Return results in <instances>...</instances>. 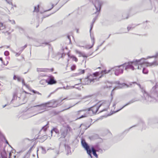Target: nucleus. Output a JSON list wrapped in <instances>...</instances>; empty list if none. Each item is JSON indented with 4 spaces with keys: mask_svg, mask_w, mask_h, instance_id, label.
<instances>
[{
    "mask_svg": "<svg viewBox=\"0 0 158 158\" xmlns=\"http://www.w3.org/2000/svg\"><path fill=\"white\" fill-rule=\"evenodd\" d=\"M82 56L83 57H87V56L85 54H83V53H81V55L80 56Z\"/></svg>",
    "mask_w": 158,
    "mask_h": 158,
    "instance_id": "obj_34",
    "label": "nucleus"
},
{
    "mask_svg": "<svg viewBox=\"0 0 158 158\" xmlns=\"http://www.w3.org/2000/svg\"><path fill=\"white\" fill-rule=\"evenodd\" d=\"M116 103H114V104H113V106L114 107L115 105H116Z\"/></svg>",
    "mask_w": 158,
    "mask_h": 158,
    "instance_id": "obj_40",
    "label": "nucleus"
},
{
    "mask_svg": "<svg viewBox=\"0 0 158 158\" xmlns=\"http://www.w3.org/2000/svg\"><path fill=\"white\" fill-rule=\"evenodd\" d=\"M40 148L42 151V152L44 154H45L46 153V152L44 148L42 147H41Z\"/></svg>",
    "mask_w": 158,
    "mask_h": 158,
    "instance_id": "obj_30",
    "label": "nucleus"
},
{
    "mask_svg": "<svg viewBox=\"0 0 158 158\" xmlns=\"http://www.w3.org/2000/svg\"><path fill=\"white\" fill-rule=\"evenodd\" d=\"M89 96H86L85 98H88V97H89Z\"/></svg>",
    "mask_w": 158,
    "mask_h": 158,
    "instance_id": "obj_48",
    "label": "nucleus"
},
{
    "mask_svg": "<svg viewBox=\"0 0 158 158\" xmlns=\"http://www.w3.org/2000/svg\"><path fill=\"white\" fill-rule=\"evenodd\" d=\"M46 80L48 85H53L56 83V81L55 80L54 77L52 76H49Z\"/></svg>",
    "mask_w": 158,
    "mask_h": 158,
    "instance_id": "obj_10",
    "label": "nucleus"
},
{
    "mask_svg": "<svg viewBox=\"0 0 158 158\" xmlns=\"http://www.w3.org/2000/svg\"><path fill=\"white\" fill-rule=\"evenodd\" d=\"M92 107L89 108L88 109H84L79 111H78L76 112V114L78 115L79 114H80L81 112L82 111H86V113H85L84 114V115H81V117H79L78 118V119H80L84 117H85L86 116H88V114L89 113V112L91 111L92 114H93L92 113ZM92 114V113H91V114Z\"/></svg>",
    "mask_w": 158,
    "mask_h": 158,
    "instance_id": "obj_7",
    "label": "nucleus"
},
{
    "mask_svg": "<svg viewBox=\"0 0 158 158\" xmlns=\"http://www.w3.org/2000/svg\"><path fill=\"white\" fill-rule=\"evenodd\" d=\"M6 142L7 144H9L7 140H6Z\"/></svg>",
    "mask_w": 158,
    "mask_h": 158,
    "instance_id": "obj_44",
    "label": "nucleus"
},
{
    "mask_svg": "<svg viewBox=\"0 0 158 158\" xmlns=\"http://www.w3.org/2000/svg\"><path fill=\"white\" fill-rule=\"evenodd\" d=\"M51 102H48L46 103H44L42 104L43 107H46L47 105H50L51 104Z\"/></svg>",
    "mask_w": 158,
    "mask_h": 158,
    "instance_id": "obj_24",
    "label": "nucleus"
},
{
    "mask_svg": "<svg viewBox=\"0 0 158 158\" xmlns=\"http://www.w3.org/2000/svg\"><path fill=\"white\" fill-rule=\"evenodd\" d=\"M158 85L157 83H156V85L153 87L151 90L152 94H155L156 92V89Z\"/></svg>",
    "mask_w": 158,
    "mask_h": 158,
    "instance_id": "obj_16",
    "label": "nucleus"
},
{
    "mask_svg": "<svg viewBox=\"0 0 158 158\" xmlns=\"http://www.w3.org/2000/svg\"><path fill=\"white\" fill-rule=\"evenodd\" d=\"M26 72H25V73H24V74H26Z\"/></svg>",
    "mask_w": 158,
    "mask_h": 158,
    "instance_id": "obj_55",
    "label": "nucleus"
},
{
    "mask_svg": "<svg viewBox=\"0 0 158 158\" xmlns=\"http://www.w3.org/2000/svg\"><path fill=\"white\" fill-rule=\"evenodd\" d=\"M24 92L26 94H29V93H27V92H26V91H24Z\"/></svg>",
    "mask_w": 158,
    "mask_h": 158,
    "instance_id": "obj_47",
    "label": "nucleus"
},
{
    "mask_svg": "<svg viewBox=\"0 0 158 158\" xmlns=\"http://www.w3.org/2000/svg\"><path fill=\"white\" fill-rule=\"evenodd\" d=\"M81 79H80V81H79V83H78V84H75V86H76V85H79V84H81Z\"/></svg>",
    "mask_w": 158,
    "mask_h": 158,
    "instance_id": "obj_36",
    "label": "nucleus"
},
{
    "mask_svg": "<svg viewBox=\"0 0 158 158\" xmlns=\"http://www.w3.org/2000/svg\"><path fill=\"white\" fill-rule=\"evenodd\" d=\"M42 71V72H44L45 71Z\"/></svg>",
    "mask_w": 158,
    "mask_h": 158,
    "instance_id": "obj_53",
    "label": "nucleus"
},
{
    "mask_svg": "<svg viewBox=\"0 0 158 158\" xmlns=\"http://www.w3.org/2000/svg\"><path fill=\"white\" fill-rule=\"evenodd\" d=\"M66 99H67V98H64L62 100V101H63V100H64Z\"/></svg>",
    "mask_w": 158,
    "mask_h": 158,
    "instance_id": "obj_46",
    "label": "nucleus"
},
{
    "mask_svg": "<svg viewBox=\"0 0 158 158\" xmlns=\"http://www.w3.org/2000/svg\"><path fill=\"white\" fill-rule=\"evenodd\" d=\"M2 158H7L5 156H2Z\"/></svg>",
    "mask_w": 158,
    "mask_h": 158,
    "instance_id": "obj_42",
    "label": "nucleus"
},
{
    "mask_svg": "<svg viewBox=\"0 0 158 158\" xmlns=\"http://www.w3.org/2000/svg\"><path fill=\"white\" fill-rule=\"evenodd\" d=\"M6 28L5 25L2 23L0 22V30H2Z\"/></svg>",
    "mask_w": 158,
    "mask_h": 158,
    "instance_id": "obj_23",
    "label": "nucleus"
},
{
    "mask_svg": "<svg viewBox=\"0 0 158 158\" xmlns=\"http://www.w3.org/2000/svg\"><path fill=\"white\" fill-rule=\"evenodd\" d=\"M54 5L52 3L50 2L48 4L47 6V11H49L52 9L54 7Z\"/></svg>",
    "mask_w": 158,
    "mask_h": 158,
    "instance_id": "obj_15",
    "label": "nucleus"
},
{
    "mask_svg": "<svg viewBox=\"0 0 158 158\" xmlns=\"http://www.w3.org/2000/svg\"><path fill=\"white\" fill-rule=\"evenodd\" d=\"M13 79L14 80L17 79V81L19 82L22 81L23 85L25 86L27 88L29 89V86L25 83L24 79H22L20 77L14 75L13 77Z\"/></svg>",
    "mask_w": 158,
    "mask_h": 158,
    "instance_id": "obj_9",
    "label": "nucleus"
},
{
    "mask_svg": "<svg viewBox=\"0 0 158 158\" xmlns=\"http://www.w3.org/2000/svg\"><path fill=\"white\" fill-rule=\"evenodd\" d=\"M142 72L143 74H147L148 73V70H142Z\"/></svg>",
    "mask_w": 158,
    "mask_h": 158,
    "instance_id": "obj_32",
    "label": "nucleus"
},
{
    "mask_svg": "<svg viewBox=\"0 0 158 158\" xmlns=\"http://www.w3.org/2000/svg\"><path fill=\"white\" fill-rule=\"evenodd\" d=\"M94 149L95 151L98 152H100V153H102V150L100 148L99 145L97 144L94 147Z\"/></svg>",
    "mask_w": 158,
    "mask_h": 158,
    "instance_id": "obj_14",
    "label": "nucleus"
},
{
    "mask_svg": "<svg viewBox=\"0 0 158 158\" xmlns=\"http://www.w3.org/2000/svg\"><path fill=\"white\" fill-rule=\"evenodd\" d=\"M85 72V70H79L78 72L75 74V76H78L82 74H84Z\"/></svg>",
    "mask_w": 158,
    "mask_h": 158,
    "instance_id": "obj_21",
    "label": "nucleus"
},
{
    "mask_svg": "<svg viewBox=\"0 0 158 158\" xmlns=\"http://www.w3.org/2000/svg\"><path fill=\"white\" fill-rule=\"evenodd\" d=\"M56 106H53V104H52L50 106H49V107H56Z\"/></svg>",
    "mask_w": 158,
    "mask_h": 158,
    "instance_id": "obj_37",
    "label": "nucleus"
},
{
    "mask_svg": "<svg viewBox=\"0 0 158 158\" xmlns=\"http://www.w3.org/2000/svg\"><path fill=\"white\" fill-rule=\"evenodd\" d=\"M0 60L2 61V58H0Z\"/></svg>",
    "mask_w": 158,
    "mask_h": 158,
    "instance_id": "obj_45",
    "label": "nucleus"
},
{
    "mask_svg": "<svg viewBox=\"0 0 158 158\" xmlns=\"http://www.w3.org/2000/svg\"><path fill=\"white\" fill-rule=\"evenodd\" d=\"M30 91H31L34 94H36L38 95H41V93H40L39 92L35 90H34L33 89H31V90Z\"/></svg>",
    "mask_w": 158,
    "mask_h": 158,
    "instance_id": "obj_25",
    "label": "nucleus"
},
{
    "mask_svg": "<svg viewBox=\"0 0 158 158\" xmlns=\"http://www.w3.org/2000/svg\"><path fill=\"white\" fill-rule=\"evenodd\" d=\"M141 60H138L136 62L125 63L118 67L123 66L125 69H145V67L152 66L154 64V63H150L145 61L142 62Z\"/></svg>",
    "mask_w": 158,
    "mask_h": 158,
    "instance_id": "obj_1",
    "label": "nucleus"
},
{
    "mask_svg": "<svg viewBox=\"0 0 158 158\" xmlns=\"http://www.w3.org/2000/svg\"><path fill=\"white\" fill-rule=\"evenodd\" d=\"M7 106V104H6L4 106H3V108H4L6 106Z\"/></svg>",
    "mask_w": 158,
    "mask_h": 158,
    "instance_id": "obj_43",
    "label": "nucleus"
},
{
    "mask_svg": "<svg viewBox=\"0 0 158 158\" xmlns=\"http://www.w3.org/2000/svg\"><path fill=\"white\" fill-rule=\"evenodd\" d=\"M94 4L95 7L97 11H99L101 6V4L100 2L98 0H95L94 2Z\"/></svg>",
    "mask_w": 158,
    "mask_h": 158,
    "instance_id": "obj_11",
    "label": "nucleus"
},
{
    "mask_svg": "<svg viewBox=\"0 0 158 158\" xmlns=\"http://www.w3.org/2000/svg\"><path fill=\"white\" fill-rule=\"evenodd\" d=\"M76 68V65L73 64L71 66V69H75Z\"/></svg>",
    "mask_w": 158,
    "mask_h": 158,
    "instance_id": "obj_35",
    "label": "nucleus"
},
{
    "mask_svg": "<svg viewBox=\"0 0 158 158\" xmlns=\"http://www.w3.org/2000/svg\"><path fill=\"white\" fill-rule=\"evenodd\" d=\"M22 97L23 100V103H24V102H26V100H25L26 98V95L25 94L23 93H22L21 94V95L20 96H17V92H15L13 94V98L12 99V100L11 102H12L13 100L16 99L18 100H19L21 99V97Z\"/></svg>",
    "mask_w": 158,
    "mask_h": 158,
    "instance_id": "obj_8",
    "label": "nucleus"
},
{
    "mask_svg": "<svg viewBox=\"0 0 158 158\" xmlns=\"http://www.w3.org/2000/svg\"><path fill=\"white\" fill-rule=\"evenodd\" d=\"M52 71H53V69H52V70H51Z\"/></svg>",
    "mask_w": 158,
    "mask_h": 158,
    "instance_id": "obj_56",
    "label": "nucleus"
},
{
    "mask_svg": "<svg viewBox=\"0 0 158 158\" xmlns=\"http://www.w3.org/2000/svg\"><path fill=\"white\" fill-rule=\"evenodd\" d=\"M56 102V101H54L53 102V104H54Z\"/></svg>",
    "mask_w": 158,
    "mask_h": 158,
    "instance_id": "obj_49",
    "label": "nucleus"
},
{
    "mask_svg": "<svg viewBox=\"0 0 158 158\" xmlns=\"http://www.w3.org/2000/svg\"><path fill=\"white\" fill-rule=\"evenodd\" d=\"M27 46L26 45H25V46H24V47H25V48H26V47H27Z\"/></svg>",
    "mask_w": 158,
    "mask_h": 158,
    "instance_id": "obj_51",
    "label": "nucleus"
},
{
    "mask_svg": "<svg viewBox=\"0 0 158 158\" xmlns=\"http://www.w3.org/2000/svg\"><path fill=\"white\" fill-rule=\"evenodd\" d=\"M48 127V125L47 124L46 125L44 126L42 128V129L44 130V131H46V130H47V129Z\"/></svg>",
    "mask_w": 158,
    "mask_h": 158,
    "instance_id": "obj_29",
    "label": "nucleus"
},
{
    "mask_svg": "<svg viewBox=\"0 0 158 158\" xmlns=\"http://www.w3.org/2000/svg\"><path fill=\"white\" fill-rule=\"evenodd\" d=\"M99 103L100 104L98 107H96L95 106L92 107V110L93 114H96L99 108L101 106H103L105 108L101 110L100 112L106 110L110 104V102L109 100L102 101L100 102Z\"/></svg>",
    "mask_w": 158,
    "mask_h": 158,
    "instance_id": "obj_3",
    "label": "nucleus"
},
{
    "mask_svg": "<svg viewBox=\"0 0 158 158\" xmlns=\"http://www.w3.org/2000/svg\"><path fill=\"white\" fill-rule=\"evenodd\" d=\"M81 144L83 147L86 151L87 154L92 158L91 150L89 146L85 142V140L82 139Z\"/></svg>",
    "mask_w": 158,
    "mask_h": 158,
    "instance_id": "obj_6",
    "label": "nucleus"
},
{
    "mask_svg": "<svg viewBox=\"0 0 158 158\" xmlns=\"http://www.w3.org/2000/svg\"><path fill=\"white\" fill-rule=\"evenodd\" d=\"M31 148H30V150H31Z\"/></svg>",
    "mask_w": 158,
    "mask_h": 158,
    "instance_id": "obj_54",
    "label": "nucleus"
},
{
    "mask_svg": "<svg viewBox=\"0 0 158 158\" xmlns=\"http://www.w3.org/2000/svg\"><path fill=\"white\" fill-rule=\"evenodd\" d=\"M78 103V102H77V103H76L75 104H74V105H73V106H71L68 108H67V109H66L64 110H63V111H64V110H68L71 107H72L73 106H75V105L76 104H77V103Z\"/></svg>",
    "mask_w": 158,
    "mask_h": 158,
    "instance_id": "obj_33",
    "label": "nucleus"
},
{
    "mask_svg": "<svg viewBox=\"0 0 158 158\" xmlns=\"http://www.w3.org/2000/svg\"><path fill=\"white\" fill-rule=\"evenodd\" d=\"M68 56L70 58L72 59L73 60L75 61V62H76L78 61V59L75 56L69 55Z\"/></svg>",
    "mask_w": 158,
    "mask_h": 158,
    "instance_id": "obj_17",
    "label": "nucleus"
},
{
    "mask_svg": "<svg viewBox=\"0 0 158 158\" xmlns=\"http://www.w3.org/2000/svg\"><path fill=\"white\" fill-rule=\"evenodd\" d=\"M75 52L76 54L79 55V56H80L81 55L82 52L77 49H75Z\"/></svg>",
    "mask_w": 158,
    "mask_h": 158,
    "instance_id": "obj_26",
    "label": "nucleus"
},
{
    "mask_svg": "<svg viewBox=\"0 0 158 158\" xmlns=\"http://www.w3.org/2000/svg\"><path fill=\"white\" fill-rule=\"evenodd\" d=\"M71 130V128L68 126L66 128L65 127L61 128L60 130L61 138H64Z\"/></svg>",
    "mask_w": 158,
    "mask_h": 158,
    "instance_id": "obj_5",
    "label": "nucleus"
},
{
    "mask_svg": "<svg viewBox=\"0 0 158 158\" xmlns=\"http://www.w3.org/2000/svg\"><path fill=\"white\" fill-rule=\"evenodd\" d=\"M111 86H108V87H111ZM108 88V86L107 85H106V86H105L104 87V88Z\"/></svg>",
    "mask_w": 158,
    "mask_h": 158,
    "instance_id": "obj_39",
    "label": "nucleus"
},
{
    "mask_svg": "<svg viewBox=\"0 0 158 158\" xmlns=\"http://www.w3.org/2000/svg\"><path fill=\"white\" fill-rule=\"evenodd\" d=\"M115 84H118V85L119 84H120V82L119 81H116L115 82Z\"/></svg>",
    "mask_w": 158,
    "mask_h": 158,
    "instance_id": "obj_38",
    "label": "nucleus"
},
{
    "mask_svg": "<svg viewBox=\"0 0 158 158\" xmlns=\"http://www.w3.org/2000/svg\"><path fill=\"white\" fill-rule=\"evenodd\" d=\"M35 99H34V100L33 101H34L35 100Z\"/></svg>",
    "mask_w": 158,
    "mask_h": 158,
    "instance_id": "obj_57",
    "label": "nucleus"
},
{
    "mask_svg": "<svg viewBox=\"0 0 158 158\" xmlns=\"http://www.w3.org/2000/svg\"><path fill=\"white\" fill-rule=\"evenodd\" d=\"M72 88H77V89H78V88H77V87H75V86H72Z\"/></svg>",
    "mask_w": 158,
    "mask_h": 158,
    "instance_id": "obj_41",
    "label": "nucleus"
},
{
    "mask_svg": "<svg viewBox=\"0 0 158 158\" xmlns=\"http://www.w3.org/2000/svg\"><path fill=\"white\" fill-rule=\"evenodd\" d=\"M53 131L55 132L56 133H57L58 132V130L56 129V128H54L51 131V132L52 133V134Z\"/></svg>",
    "mask_w": 158,
    "mask_h": 158,
    "instance_id": "obj_27",
    "label": "nucleus"
},
{
    "mask_svg": "<svg viewBox=\"0 0 158 158\" xmlns=\"http://www.w3.org/2000/svg\"><path fill=\"white\" fill-rule=\"evenodd\" d=\"M91 152H92L93 154V155L95 156L97 158L98 157V155L96 153V151H95L94 149V148L93 146H92L91 149Z\"/></svg>",
    "mask_w": 158,
    "mask_h": 158,
    "instance_id": "obj_20",
    "label": "nucleus"
},
{
    "mask_svg": "<svg viewBox=\"0 0 158 158\" xmlns=\"http://www.w3.org/2000/svg\"><path fill=\"white\" fill-rule=\"evenodd\" d=\"M126 86L127 87H129V86L126 83H120V84L118 85L115 88H114L112 90V91H113V90H115L116 89H118L122 88L124 86Z\"/></svg>",
    "mask_w": 158,
    "mask_h": 158,
    "instance_id": "obj_13",
    "label": "nucleus"
},
{
    "mask_svg": "<svg viewBox=\"0 0 158 158\" xmlns=\"http://www.w3.org/2000/svg\"><path fill=\"white\" fill-rule=\"evenodd\" d=\"M54 150L53 151V152L55 153V154H59V150L58 149H54Z\"/></svg>",
    "mask_w": 158,
    "mask_h": 158,
    "instance_id": "obj_31",
    "label": "nucleus"
},
{
    "mask_svg": "<svg viewBox=\"0 0 158 158\" xmlns=\"http://www.w3.org/2000/svg\"><path fill=\"white\" fill-rule=\"evenodd\" d=\"M135 127V126H132V127H131L129 128V129H130V128H131L132 127Z\"/></svg>",
    "mask_w": 158,
    "mask_h": 158,
    "instance_id": "obj_50",
    "label": "nucleus"
},
{
    "mask_svg": "<svg viewBox=\"0 0 158 158\" xmlns=\"http://www.w3.org/2000/svg\"><path fill=\"white\" fill-rule=\"evenodd\" d=\"M132 83L136 84L139 86L140 88L141 89L142 92L143 93L145 99L147 101H148L149 102H151L152 101V97L150 96H149L148 95L147 92H146L145 90L143 89V88L141 86V85L139 84H138L136 82H131L130 84V85H132Z\"/></svg>",
    "mask_w": 158,
    "mask_h": 158,
    "instance_id": "obj_4",
    "label": "nucleus"
},
{
    "mask_svg": "<svg viewBox=\"0 0 158 158\" xmlns=\"http://www.w3.org/2000/svg\"><path fill=\"white\" fill-rule=\"evenodd\" d=\"M123 70H115L114 71L115 74L118 76L119 73H122L123 72Z\"/></svg>",
    "mask_w": 158,
    "mask_h": 158,
    "instance_id": "obj_19",
    "label": "nucleus"
},
{
    "mask_svg": "<svg viewBox=\"0 0 158 158\" xmlns=\"http://www.w3.org/2000/svg\"><path fill=\"white\" fill-rule=\"evenodd\" d=\"M47 83L46 80H41L40 81V83L43 85H44V83Z\"/></svg>",
    "mask_w": 158,
    "mask_h": 158,
    "instance_id": "obj_28",
    "label": "nucleus"
},
{
    "mask_svg": "<svg viewBox=\"0 0 158 158\" xmlns=\"http://www.w3.org/2000/svg\"><path fill=\"white\" fill-rule=\"evenodd\" d=\"M137 101V100H135V99H133L131 100L128 102L124 106H123L120 109L116 111H115V112H118L119 111H120V110H121L123 109V108H124L125 106H127V105H130V104H131V103H133V102H134L135 101Z\"/></svg>",
    "mask_w": 158,
    "mask_h": 158,
    "instance_id": "obj_12",
    "label": "nucleus"
},
{
    "mask_svg": "<svg viewBox=\"0 0 158 158\" xmlns=\"http://www.w3.org/2000/svg\"><path fill=\"white\" fill-rule=\"evenodd\" d=\"M39 5H38L37 6H35L34 11L36 12H38L39 11Z\"/></svg>",
    "mask_w": 158,
    "mask_h": 158,
    "instance_id": "obj_22",
    "label": "nucleus"
},
{
    "mask_svg": "<svg viewBox=\"0 0 158 158\" xmlns=\"http://www.w3.org/2000/svg\"><path fill=\"white\" fill-rule=\"evenodd\" d=\"M110 70H103L101 71L96 72L93 73L92 75H90L84 79V85H88L91 83H93L99 80V79L104 74L110 73Z\"/></svg>",
    "mask_w": 158,
    "mask_h": 158,
    "instance_id": "obj_2",
    "label": "nucleus"
},
{
    "mask_svg": "<svg viewBox=\"0 0 158 158\" xmlns=\"http://www.w3.org/2000/svg\"><path fill=\"white\" fill-rule=\"evenodd\" d=\"M42 104H41L40 105H37L36 106H34L33 107H39V108L38 109L39 110H44L46 109V107H43V105H42Z\"/></svg>",
    "mask_w": 158,
    "mask_h": 158,
    "instance_id": "obj_18",
    "label": "nucleus"
},
{
    "mask_svg": "<svg viewBox=\"0 0 158 158\" xmlns=\"http://www.w3.org/2000/svg\"><path fill=\"white\" fill-rule=\"evenodd\" d=\"M50 96V95L48 96V97H49Z\"/></svg>",
    "mask_w": 158,
    "mask_h": 158,
    "instance_id": "obj_52",
    "label": "nucleus"
}]
</instances>
